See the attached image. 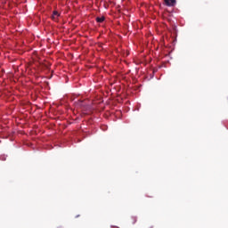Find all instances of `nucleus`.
Returning <instances> with one entry per match:
<instances>
[{"mask_svg":"<svg viewBox=\"0 0 228 228\" xmlns=\"http://www.w3.org/2000/svg\"><path fill=\"white\" fill-rule=\"evenodd\" d=\"M166 6H174L177 2L175 0H164Z\"/></svg>","mask_w":228,"mask_h":228,"instance_id":"f257e3e1","label":"nucleus"},{"mask_svg":"<svg viewBox=\"0 0 228 228\" xmlns=\"http://www.w3.org/2000/svg\"><path fill=\"white\" fill-rule=\"evenodd\" d=\"M59 16H60V12H58V11H53V15H52V19L53 20H58Z\"/></svg>","mask_w":228,"mask_h":228,"instance_id":"f03ea898","label":"nucleus"},{"mask_svg":"<svg viewBox=\"0 0 228 228\" xmlns=\"http://www.w3.org/2000/svg\"><path fill=\"white\" fill-rule=\"evenodd\" d=\"M104 20H105L104 17H97V18H96V21H97V22H100V23H101V22H104Z\"/></svg>","mask_w":228,"mask_h":228,"instance_id":"7ed1b4c3","label":"nucleus"},{"mask_svg":"<svg viewBox=\"0 0 228 228\" xmlns=\"http://www.w3.org/2000/svg\"><path fill=\"white\" fill-rule=\"evenodd\" d=\"M136 221H137V219H136L135 216H134V217L131 218V224H134V223H135Z\"/></svg>","mask_w":228,"mask_h":228,"instance_id":"20e7f679","label":"nucleus"}]
</instances>
